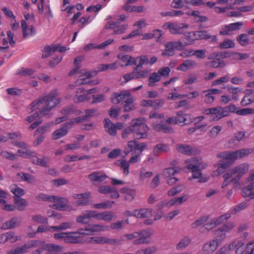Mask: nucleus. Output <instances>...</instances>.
Here are the masks:
<instances>
[{
	"mask_svg": "<svg viewBox=\"0 0 254 254\" xmlns=\"http://www.w3.org/2000/svg\"><path fill=\"white\" fill-rule=\"evenodd\" d=\"M54 204L51 206L53 208L61 211H71L72 207L67 204V200L65 198L54 196V199L51 201Z\"/></svg>",
	"mask_w": 254,
	"mask_h": 254,
	"instance_id": "obj_14",
	"label": "nucleus"
},
{
	"mask_svg": "<svg viewBox=\"0 0 254 254\" xmlns=\"http://www.w3.org/2000/svg\"><path fill=\"white\" fill-rule=\"evenodd\" d=\"M118 58L124 63L120 65L121 67L135 64V58L131 56L128 55L121 56L119 54L118 55Z\"/></svg>",
	"mask_w": 254,
	"mask_h": 254,
	"instance_id": "obj_40",
	"label": "nucleus"
},
{
	"mask_svg": "<svg viewBox=\"0 0 254 254\" xmlns=\"http://www.w3.org/2000/svg\"><path fill=\"white\" fill-rule=\"evenodd\" d=\"M132 124L134 138L139 139L147 137L149 128L145 124V120L144 118L133 119Z\"/></svg>",
	"mask_w": 254,
	"mask_h": 254,
	"instance_id": "obj_7",
	"label": "nucleus"
},
{
	"mask_svg": "<svg viewBox=\"0 0 254 254\" xmlns=\"http://www.w3.org/2000/svg\"><path fill=\"white\" fill-rule=\"evenodd\" d=\"M119 22H110L105 26L107 29H111L113 30V34L120 35L124 33L127 29V25L126 24L118 26Z\"/></svg>",
	"mask_w": 254,
	"mask_h": 254,
	"instance_id": "obj_28",
	"label": "nucleus"
},
{
	"mask_svg": "<svg viewBox=\"0 0 254 254\" xmlns=\"http://www.w3.org/2000/svg\"><path fill=\"white\" fill-rule=\"evenodd\" d=\"M121 192L125 194V198L127 201H132L135 195L134 190L127 188H123L121 190Z\"/></svg>",
	"mask_w": 254,
	"mask_h": 254,
	"instance_id": "obj_46",
	"label": "nucleus"
},
{
	"mask_svg": "<svg viewBox=\"0 0 254 254\" xmlns=\"http://www.w3.org/2000/svg\"><path fill=\"white\" fill-rule=\"evenodd\" d=\"M16 74L21 76H29L31 78L35 77L34 70L32 69L21 67L16 71Z\"/></svg>",
	"mask_w": 254,
	"mask_h": 254,
	"instance_id": "obj_53",
	"label": "nucleus"
},
{
	"mask_svg": "<svg viewBox=\"0 0 254 254\" xmlns=\"http://www.w3.org/2000/svg\"><path fill=\"white\" fill-rule=\"evenodd\" d=\"M193 35L194 36V38H190V40H193V42L195 40H197L208 39L211 37V36L206 31H195L193 33Z\"/></svg>",
	"mask_w": 254,
	"mask_h": 254,
	"instance_id": "obj_47",
	"label": "nucleus"
},
{
	"mask_svg": "<svg viewBox=\"0 0 254 254\" xmlns=\"http://www.w3.org/2000/svg\"><path fill=\"white\" fill-rule=\"evenodd\" d=\"M176 116L180 125H188L193 122L192 116L190 114H185L183 112H178L176 114Z\"/></svg>",
	"mask_w": 254,
	"mask_h": 254,
	"instance_id": "obj_31",
	"label": "nucleus"
},
{
	"mask_svg": "<svg viewBox=\"0 0 254 254\" xmlns=\"http://www.w3.org/2000/svg\"><path fill=\"white\" fill-rule=\"evenodd\" d=\"M161 80V76L158 72H153L149 77V85L153 86L155 83L159 82Z\"/></svg>",
	"mask_w": 254,
	"mask_h": 254,
	"instance_id": "obj_64",
	"label": "nucleus"
},
{
	"mask_svg": "<svg viewBox=\"0 0 254 254\" xmlns=\"http://www.w3.org/2000/svg\"><path fill=\"white\" fill-rule=\"evenodd\" d=\"M79 66H75V67L70 70L69 73V75L71 76L75 75L76 77H79V79L86 76L89 77L91 76V73L87 72L85 69H81L79 71Z\"/></svg>",
	"mask_w": 254,
	"mask_h": 254,
	"instance_id": "obj_38",
	"label": "nucleus"
},
{
	"mask_svg": "<svg viewBox=\"0 0 254 254\" xmlns=\"http://www.w3.org/2000/svg\"><path fill=\"white\" fill-rule=\"evenodd\" d=\"M92 215V210L83 211L82 214L77 217L76 221L79 223L85 224L88 219L93 218Z\"/></svg>",
	"mask_w": 254,
	"mask_h": 254,
	"instance_id": "obj_42",
	"label": "nucleus"
},
{
	"mask_svg": "<svg viewBox=\"0 0 254 254\" xmlns=\"http://www.w3.org/2000/svg\"><path fill=\"white\" fill-rule=\"evenodd\" d=\"M230 217L231 214L226 213L219 217L212 218L204 224V227L206 230H210L226 222Z\"/></svg>",
	"mask_w": 254,
	"mask_h": 254,
	"instance_id": "obj_12",
	"label": "nucleus"
},
{
	"mask_svg": "<svg viewBox=\"0 0 254 254\" xmlns=\"http://www.w3.org/2000/svg\"><path fill=\"white\" fill-rule=\"evenodd\" d=\"M242 25H243V22H238L222 26L220 31V34L222 35H231L233 31L239 29Z\"/></svg>",
	"mask_w": 254,
	"mask_h": 254,
	"instance_id": "obj_24",
	"label": "nucleus"
},
{
	"mask_svg": "<svg viewBox=\"0 0 254 254\" xmlns=\"http://www.w3.org/2000/svg\"><path fill=\"white\" fill-rule=\"evenodd\" d=\"M90 99V96L88 95L87 91L85 90L83 87H78L76 89L75 94L73 97L74 102H83L86 101H89Z\"/></svg>",
	"mask_w": 254,
	"mask_h": 254,
	"instance_id": "obj_23",
	"label": "nucleus"
},
{
	"mask_svg": "<svg viewBox=\"0 0 254 254\" xmlns=\"http://www.w3.org/2000/svg\"><path fill=\"white\" fill-rule=\"evenodd\" d=\"M191 33L190 32H186L184 33V36L187 41L183 43L180 41L170 42L175 50L181 51L183 50L185 46L191 45L193 43V40H190Z\"/></svg>",
	"mask_w": 254,
	"mask_h": 254,
	"instance_id": "obj_21",
	"label": "nucleus"
},
{
	"mask_svg": "<svg viewBox=\"0 0 254 254\" xmlns=\"http://www.w3.org/2000/svg\"><path fill=\"white\" fill-rule=\"evenodd\" d=\"M165 49L162 51V56L163 57H171L175 54V49L170 42L165 44Z\"/></svg>",
	"mask_w": 254,
	"mask_h": 254,
	"instance_id": "obj_48",
	"label": "nucleus"
},
{
	"mask_svg": "<svg viewBox=\"0 0 254 254\" xmlns=\"http://www.w3.org/2000/svg\"><path fill=\"white\" fill-rule=\"evenodd\" d=\"M192 172L193 179H197L199 183H205L208 180V177L203 175L200 170L195 169H189Z\"/></svg>",
	"mask_w": 254,
	"mask_h": 254,
	"instance_id": "obj_43",
	"label": "nucleus"
},
{
	"mask_svg": "<svg viewBox=\"0 0 254 254\" xmlns=\"http://www.w3.org/2000/svg\"><path fill=\"white\" fill-rule=\"evenodd\" d=\"M104 126L106 130L109 134L112 136H115L117 134L116 126L113 124L111 120L109 119H104Z\"/></svg>",
	"mask_w": 254,
	"mask_h": 254,
	"instance_id": "obj_41",
	"label": "nucleus"
},
{
	"mask_svg": "<svg viewBox=\"0 0 254 254\" xmlns=\"http://www.w3.org/2000/svg\"><path fill=\"white\" fill-rule=\"evenodd\" d=\"M41 242L38 247H40L46 251L45 254H61L63 251V246L53 243L46 244L44 241H40Z\"/></svg>",
	"mask_w": 254,
	"mask_h": 254,
	"instance_id": "obj_15",
	"label": "nucleus"
},
{
	"mask_svg": "<svg viewBox=\"0 0 254 254\" xmlns=\"http://www.w3.org/2000/svg\"><path fill=\"white\" fill-rule=\"evenodd\" d=\"M238 111V108L233 104L227 107L218 106L214 108L204 109L202 113L206 115L214 116L213 120H219L229 116L230 113H236Z\"/></svg>",
	"mask_w": 254,
	"mask_h": 254,
	"instance_id": "obj_4",
	"label": "nucleus"
},
{
	"mask_svg": "<svg viewBox=\"0 0 254 254\" xmlns=\"http://www.w3.org/2000/svg\"><path fill=\"white\" fill-rule=\"evenodd\" d=\"M14 206L20 211L24 210L27 206V201L22 198H16L14 199Z\"/></svg>",
	"mask_w": 254,
	"mask_h": 254,
	"instance_id": "obj_50",
	"label": "nucleus"
},
{
	"mask_svg": "<svg viewBox=\"0 0 254 254\" xmlns=\"http://www.w3.org/2000/svg\"><path fill=\"white\" fill-rule=\"evenodd\" d=\"M253 150L250 148H244L235 151L237 160L243 158L251 153Z\"/></svg>",
	"mask_w": 254,
	"mask_h": 254,
	"instance_id": "obj_60",
	"label": "nucleus"
},
{
	"mask_svg": "<svg viewBox=\"0 0 254 254\" xmlns=\"http://www.w3.org/2000/svg\"><path fill=\"white\" fill-rule=\"evenodd\" d=\"M243 244L241 242L236 244L232 242L228 247L229 251L236 248V252L237 254H254V242L251 241L246 246H243Z\"/></svg>",
	"mask_w": 254,
	"mask_h": 254,
	"instance_id": "obj_8",
	"label": "nucleus"
},
{
	"mask_svg": "<svg viewBox=\"0 0 254 254\" xmlns=\"http://www.w3.org/2000/svg\"><path fill=\"white\" fill-rule=\"evenodd\" d=\"M189 24L187 23H180L173 22H166L162 25V28L165 29H168L170 32L173 34L180 35L183 34V29L188 28Z\"/></svg>",
	"mask_w": 254,
	"mask_h": 254,
	"instance_id": "obj_9",
	"label": "nucleus"
},
{
	"mask_svg": "<svg viewBox=\"0 0 254 254\" xmlns=\"http://www.w3.org/2000/svg\"><path fill=\"white\" fill-rule=\"evenodd\" d=\"M217 157L222 159L225 163H228L229 166L232 165L237 160L235 151H224L219 153Z\"/></svg>",
	"mask_w": 254,
	"mask_h": 254,
	"instance_id": "obj_26",
	"label": "nucleus"
},
{
	"mask_svg": "<svg viewBox=\"0 0 254 254\" xmlns=\"http://www.w3.org/2000/svg\"><path fill=\"white\" fill-rule=\"evenodd\" d=\"M196 66V63L194 61L186 60L177 68V70L185 72L188 70L193 69Z\"/></svg>",
	"mask_w": 254,
	"mask_h": 254,
	"instance_id": "obj_34",
	"label": "nucleus"
},
{
	"mask_svg": "<svg viewBox=\"0 0 254 254\" xmlns=\"http://www.w3.org/2000/svg\"><path fill=\"white\" fill-rule=\"evenodd\" d=\"M10 191L14 195V198H20L25 194V191L16 185H12L10 186Z\"/></svg>",
	"mask_w": 254,
	"mask_h": 254,
	"instance_id": "obj_51",
	"label": "nucleus"
},
{
	"mask_svg": "<svg viewBox=\"0 0 254 254\" xmlns=\"http://www.w3.org/2000/svg\"><path fill=\"white\" fill-rule=\"evenodd\" d=\"M187 14L194 17V20L197 22H204L207 20V17L200 14L198 11H192L187 12Z\"/></svg>",
	"mask_w": 254,
	"mask_h": 254,
	"instance_id": "obj_49",
	"label": "nucleus"
},
{
	"mask_svg": "<svg viewBox=\"0 0 254 254\" xmlns=\"http://www.w3.org/2000/svg\"><path fill=\"white\" fill-rule=\"evenodd\" d=\"M114 203L113 201H105L99 203L93 204L92 207L96 209H108L112 207Z\"/></svg>",
	"mask_w": 254,
	"mask_h": 254,
	"instance_id": "obj_56",
	"label": "nucleus"
},
{
	"mask_svg": "<svg viewBox=\"0 0 254 254\" xmlns=\"http://www.w3.org/2000/svg\"><path fill=\"white\" fill-rule=\"evenodd\" d=\"M188 169L201 170L206 168L207 164L201 158L193 157L186 160Z\"/></svg>",
	"mask_w": 254,
	"mask_h": 254,
	"instance_id": "obj_17",
	"label": "nucleus"
},
{
	"mask_svg": "<svg viewBox=\"0 0 254 254\" xmlns=\"http://www.w3.org/2000/svg\"><path fill=\"white\" fill-rule=\"evenodd\" d=\"M53 226H45L43 225H40L37 231L32 233H28V235L29 237H34L35 236L37 233H42L46 232H55L52 228Z\"/></svg>",
	"mask_w": 254,
	"mask_h": 254,
	"instance_id": "obj_55",
	"label": "nucleus"
},
{
	"mask_svg": "<svg viewBox=\"0 0 254 254\" xmlns=\"http://www.w3.org/2000/svg\"><path fill=\"white\" fill-rule=\"evenodd\" d=\"M73 223L71 222H64L61 223L59 226L53 227L55 232L64 231L72 228Z\"/></svg>",
	"mask_w": 254,
	"mask_h": 254,
	"instance_id": "obj_54",
	"label": "nucleus"
},
{
	"mask_svg": "<svg viewBox=\"0 0 254 254\" xmlns=\"http://www.w3.org/2000/svg\"><path fill=\"white\" fill-rule=\"evenodd\" d=\"M107 178V176L104 173L97 171L88 175L89 179L93 182H100L105 180Z\"/></svg>",
	"mask_w": 254,
	"mask_h": 254,
	"instance_id": "obj_39",
	"label": "nucleus"
},
{
	"mask_svg": "<svg viewBox=\"0 0 254 254\" xmlns=\"http://www.w3.org/2000/svg\"><path fill=\"white\" fill-rule=\"evenodd\" d=\"M75 124L73 119L69 122L64 123L61 127L55 130L52 134L53 138L54 139H58L65 136L67 133L69 128Z\"/></svg>",
	"mask_w": 254,
	"mask_h": 254,
	"instance_id": "obj_19",
	"label": "nucleus"
},
{
	"mask_svg": "<svg viewBox=\"0 0 254 254\" xmlns=\"http://www.w3.org/2000/svg\"><path fill=\"white\" fill-rule=\"evenodd\" d=\"M164 117V114L157 113L155 111L151 112L149 115V123L150 124L153 128L158 131L169 132L172 130L170 126L163 124L160 122V120Z\"/></svg>",
	"mask_w": 254,
	"mask_h": 254,
	"instance_id": "obj_6",
	"label": "nucleus"
},
{
	"mask_svg": "<svg viewBox=\"0 0 254 254\" xmlns=\"http://www.w3.org/2000/svg\"><path fill=\"white\" fill-rule=\"evenodd\" d=\"M40 240H32L28 242L26 244L19 247L11 249L7 254H22L28 252L29 249L32 247H38L40 244Z\"/></svg>",
	"mask_w": 254,
	"mask_h": 254,
	"instance_id": "obj_16",
	"label": "nucleus"
},
{
	"mask_svg": "<svg viewBox=\"0 0 254 254\" xmlns=\"http://www.w3.org/2000/svg\"><path fill=\"white\" fill-rule=\"evenodd\" d=\"M14 144L21 148L18 150L19 155L24 158H30L32 163L36 165H40L43 167H47L48 159L45 158H39L37 156L36 152L28 149V146L23 142H14Z\"/></svg>",
	"mask_w": 254,
	"mask_h": 254,
	"instance_id": "obj_3",
	"label": "nucleus"
},
{
	"mask_svg": "<svg viewBox=\"0 0 254 254\" xmlns=\"http://www.w3.org/2000/svg\"><path fill=\"white\" fill-rule=\"evenodd\" d=\"M134 99L132 97H130L127 99L124 103V112H128L135 109V106L133 104Z\"/></svg>",
	"mask_w": 254,
	"mask_h": 254,
	"instance_id": "obj_57",
	"label": "nucleus"
},
{
	"mask_svg": "<svg viewBox=\"0 0 254 254\" xmlns=\"http://www.w3.org/2000/svg\"><path fill=\"white\" fill-rule=\"evenodd\" d=\"M147 75V71L145 70L138 71V67H135L132 72L125 74L120 81L122 83H127L131 80L145 77Z\"/></svg>",
	"mask_w": 254,
	"mask_h": 254,
	"instance_id": "obj_20",
	"label": "nucleus"
},
{
	"mask_svg": "<svg viewBox=\"0 0 254 254\" xmlns=\"http://www.w3.org/2000/svg\"><path fill=\"white\" fill-rule=\"evenodd\" d=\"M91 196V193L86 192L83 193L74 194L73 196L75 200L74 204L77 206L85 205L88 203V198Z\"/></svg>",
	"mask_w": 254,
	"mask_h": 254,
	"instance_id": "obj_29",
	"label": "nucleus"
},
{
	"mask_svg": "<svg viewBox=\"0 0 254 254\" xmlns=\"http://www.w3.org/2000/svg\"><path fill=\"white\" fill-rule=\"evenodd\" d=\"M129 163L125 158H122L116 161V165L123 169L124 174L127 176L129 173Z\"/></svg>",
	"mask_w": 254,
	"mask_h": 254,
	"instance_id": "obj_44",
	"label": "nucleus"
},
{
	"mask_svg": "<svg viewBox=\"0 0 254 254\" xmlns=\"http://www.w3.org/2000/svg\"><path fill=\"white\" fill-rule=\"evenodd\" d=\"M58 91L53 90L49 94L40 97L27 107L28 113L36 111L27 116L24 120V123L26 125L32 123L28 127L29 130L35 129L42 123L41 116L49 118L53 115L51 113V110L61 102V99L58 98Z\"/></svg>",
	"mask_w": 254,
	"mask_h": 254,
	"instance_id": "obj_1",
	"label": "nucleus"
},
{
	"mask_svg": "<svg viewBox=\"0 0 254 254\" xmlns=\"http://www.w3.org/2000/svg\"><path fill=\"white\" fill-rule=\"evenodd\" d=\"M191 240L188 237H184L177 245L176 248L178 250L184 249L187 247L190 243Z\"/></svg>",
	"mask_w": 254,
	"mask_h": 254,
	"instance_id": "obj_63",
	"label": "nucleus"
},
{
	"mask_svg": "<svg viewBox=\"0 0 254 254\" xmlns=\"http://www.w3.org/2000/svg\"><path fill=\"white\" fill-rule=\"evenodd\" d=\"M227 90L232 95V99L237 101L238 100L239 97L237 94L240 92L242 90L241 88L239 87H235L232 86H229L227 87Z\"/></svg>",
	"mask_w": 254,
	"mask_h": 254,
	"instance_id": "obj_59",
	"label": "nucleus"
},
{
	"mask_svg": "<svg viewBox=\"0 0 254 254\" xmlns=\"http://www.w3.org/2000/svg\"><path fill=\"white\" fill-rule=\"evenodd\" d=\"M134 216L137 218H148L152 215V209L150 208H142L134 210Z\"/></svg>",
	"mask_w": 254,
	"mask_h": 254,
	"instance_id": "obj_37",
	"label": "nucleus"
},
{
	"mask_svg": "<svg viewBox=\"0 0 254 254\" xmlns=\"http://www.w3.org/2000/svg\"><path fill=\"white\" fill-rule=\"evenodd\" d=\"M246 183H249V184L243 188L242 195L245 197L253 199L254 198V172L247 178Z\"/></svg>",
	"mask_w": 254,
	"mask_h": 254,
	"instance_id": "obj_13",
	"label": "nucleus"
},
{
	"mask_svg": "<svg viewBox=\"0 0 254 254\" xmlns=\"http://www.w3.org/2000/svg\"><path fill=\"white\" fill-rule=\"evenodd\" d=\"M235 227V224L233 222L224 224L215 231L216 238L222 242L226 238L227 233H229Z\"/></svg>",
	"mask_w": 254,
	"mask_h": 254,
	"instance_id": "obj_10",
	"label": "nucleus"
},
{
	"mask_svg": "<svg viewBox=\"0 0 254 254\" xmlns=\"http://www.w3.org/2000/svg\"><path fill=\"white\" fill-rule=\"evenodd\" d=\"M21 25L24 37L26 38L32 36L35 34L33 27L30 24H28L25 21L22 20Z\"/></svg>",
	"mask_w": 254,
	"mask_h": 254,
	"instance_id": "obj_35",
	"label": "nucleus"
},
{
	"mask_svg": "<svg viewBox=\"0 0 254 254\" xmlns=\"http://www.w3.org/2000/svg\"><path fill=\"white\" fill-rule=\"evenodd\" d=\"M109 226L99 224H90L83 229L74 232H67L66 243L79 244L88 243L100 245H120L121 243L117 239L105 236H96L85 238L84 236L93 235L98 233L107 231Z\"/></svg>",
	"mask_w": 254,
	"mask_h": 254,
	"instance_id": "obj_2",
	"label": "nucleus"
},
{
	"mask_svg": "<svg viewBox=\"0 0 254 254\" xmlns=\"http://www.w3.org/2000/svg\"><path fill=\"white\" fill-rule=\"evenodd\" d=\"M221 93V91L218 89L212 88L203 92L202 97H204V102L206 103H211L214 101L215 97L214 95Z\"/></svg>",
	"mask_w": 254,
	"mask_h": 254,
	"instance_id": "obj_32",
	"label": "nucleus"
},
{
	"mask_svg": "<svg viewBox=\"0 0 254 254\" xmlns=\"http://www.w3.org/2000/svg\"><path fill=\"white\" fill-rule=\"evenodd\" d=\"M249 166L247 163H242L229 169L227 172L232 177L231 181L236 188L241 187L240 179L249 171Z\"/></svg>",
	"mask_w": 254,
	"mask_h": 254,
	"instance_id": "obj_5",
	"label": "nucleus"
},
{
	"mask_svg": "<svg viewBox=\"0 0 254 254\" xmlns=\"http://www.w3.org/2000/svg\"><path fill=\"white\" fill-rule=\"evenodd\" d=\"M169 150V147L167 144L159 143L154 147L153 152L154 155L158 156L161 153L168 152Z\"/></svg>",
	"mask_w": 254,
	"mask_h": 254,
	"instance_id": "obj_45",
	"label": "nucleus"
},
{
	"mask_svg": "<svg viewBox=\"0 0 254 254\" xmlns=\"http://www.w3.org/2000/svg\"><path fill=\"white\" fill-rule=\"evenodd\" d=\"M17 223V218H13L9 221L4 223L1 225V229H9L14 228L16 226Z\"/></svg>",
	"mask_w": 254,
	"mask_h": 254,
	"instance_id": "obj_61",
	"label": "nucleus"
},
{
	"mask_svg": "<svg viewBox=\"0 0 254 254\" xmlns=\"http://www.w3.org/2000/svg\"><path fill=\"white\" fill-rule=\"evenodd\" d=\"M85 113L86 115L83 117H79L74 118L73 120L75 123L76 124L87 121L89 117L97 116L98 115L97 111L95 109L86 110Z\"/></svg>",
	"mask_w": 254,
	"mask_h": 254,
	"instance_id": "obj_36",
	"label": "nucleus"
},
{
	"mask_svg": "<svg viewBox=\"0 0 254 254\" xmlns=\"http://www.w3.org/2000/svg\"><path fill=\"white\" fill-rule=\"evenodd\" d=\"M221 242L216 238L205 244L202 248V253L203 254H211L217 248Z\"/></svg>",
	"mask_w": 254,
	"mask_h": 254,
	"instance_id": "obj_25",
	"label": "nucleus"
},
{
	"mask_svg": "<svg viewBox=\"0 0 254 254\" xmlns=\"http://www.w3.org/2000/svg\"><path fill=\"white\" fill-rule=\"evenodd\" d=\"M235 46V44L233 40L226 39L220 44L219 48L222 49H228L233 48Z\"/></svg>",
	"mask_w": 254,
	"mask_h": 254,
	"instance_id": "obj_62",
	"label": "nucleus"
},
{
	"mask_svg": "<svg viewBox=\"0 0 254 254\" xmlns=\"http://www.w3.org/2000/svg\"><path fill=\"white\" fill-rule=\"evenodd\" d=\"M61 113L64 116L56 119L55 121V124H58L65 121L67 119L65 116L71 114L78 115L81 113V111L75 109L73 107H68L62 110Z\"/></svg>",
	"mask_w": 254,
	"mask_h": 254,
	"instance_id": "obj_27",
	"label": "nucleus"
},
{
	"mask_svg": "<svg viewBox=\"0 0 254 254\" xmlns=\"http://www.w3.org/2000/svg\"><path fill=\"white\" fill-rule=\"evenodd\" d=\"M214 166L217 169L213 171L211 175L213 177H217L224 172L225 170L229 167V164L225 163L224 161L220 160L214 165Z\"/></svg>",
	"mask_w": 254,
	"mask_h": 254,
	"instance_id": "obj_33",
	"label": "nucleus"
},
{
	"mask_svg": "<svg viewBox=\"0 0 254 254\" xmlns=\"http://www.w3.org/2000/svg\"><path fill=\"white\" fill-rule=\"evenodd\" d=\"M176 149L179 152L187 155H195L198 152L196 148L187 144H178Z\"/></svg>",
	"mask_w": 254,
	"mask_h": 254,
	"instance_id": "obj_30",
	"label": "nucleus"
},
{
	"mask_svg": "<svg viewBox=\"0 0 254 254\" xmlns=\"http://www.w3.org/2000/svg\"><path fill=\"white\" fill-rule=\"evenodd\" d=\"M130 90H122L121 92L113 93L111 97V101L112 103L117 104L123 101L124 100L130 97Z\"/></svg>",
	"mask_w": 254,
	"mask_h": 254,
	"instance_id": "obj_22",
	"label": "nucleus"
},
{
	"mask_svg": "<svg viewBox=\"0 0 254 254\" xmlns=\"http://www.w3.org/2000/svg\"><path fill=\"white\" fill-rule=\"evenodd\" d=\"M138 239L134 240L133 243L134 244H148L150 243L153 235V233L150 230H143L138 231Z\"/></svg>",
	"mask_w": 254,
	"mask_h": 254,
	"instance_id": "obj_18",
	"label": "nucleus"
},
{
	"mask_svg": "<svg viewBox=\"0 0 254 254\" xmlns=\"http://www.w3.org/2000/svg\"><path fill=\"white\" fill-rule=\"evenodd\" d=\"M235 227V224L233 222L224 224L215 231L216 238L222 242L226 238L227 233H229Z\"/></svg>",
	"mask_w": 254,
	"mask_h": 254,
	"instance_id": "obj_11",
	"label": "nucleus"
},
{
	"mask_svg": "<svg viewBox=\"0 0 254 254\" xmlns=\"http://www.w3.org/2000/svg\"><path fill=\"white\" fill-rule=\"evenodd\" d=\"M87 77L84 76V77L81 78V79H78L76 81V84L77 85L88 84L91 85H95L99 84L100 82V80L98 79L87 80Z\"/></svg>",
	"mask_w": 254,
	"mask_h": 254,
	"instance_id": "obj_58",
	"label": "nucleus"
},
{
	"mask_svg": "<svg viewBox=\"0 0 254 254\" xmlns=\"http://www.w3.org/2000/svg\"><path fill=\"white\" fill-rule=\"evenodd\" d=\"M179 171L176 167L167 168L162 171V175L164 178H169L178 173Z\"/></svg>",
	"mask_w": 254,
	"mask_h": 254,
	"instance_id": "obj_52",
	"label": "nucleus"
}]
</instances>
